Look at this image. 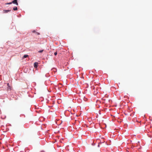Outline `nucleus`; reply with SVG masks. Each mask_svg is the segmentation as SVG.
Returning <instances> with one entry per match:
<instances>
[{
  "label": "nucleus",
  "mask_w": 152,
  "mask_h": 152,
  "mask_svg": "<svg viewBox=\"0 0 152 152\" xmlns=\"http://www.w3.org/2000/svg\"><path fill=\"white\" fill-rule=\"evenodd\" d=\"M12 3L16 4L17 5H18V3L17 2V0H14L12 2Z\"/></svg>",
  "instance_id": "f257e3e1"
},
{
  "label": "nucleus",
  "mask_w": 152,
  "mask_h": 152,
  "mask_svg": "<svg viewBox=\"0 0 152 152\" xmlns=\"http://www.w3.org/2000/svg\"><path fill=\"white\" fill-rule=\"evenodd\" d=\"M7 85L8 86V87H7L8 90H10V91L11 90V89L12 87H11L10 86V84L9 83H7Z\"/></svg>",
  "instance_id": "f03ea898"
},
{
  "label": "nucleus",
  "mask_w": 152,
  "mask_h": 152,
  "mask_svg": "<svg viewBox=\"0 0 152 152\" xmlns=\"http://www.w3.org/2000/svg\"><path fill=\"white\" fill-rule=\"evenodd\" d=\"M38 63L37 62H35L34 64V67L35 68H37L38 65Z\"/></svg>",
  "instance_id": "7ed1b4c3"
},
{
  "label": "nucleus",
  "mask_w": 152,
  "mask_h": 152,
  "mask_svg": "<svg viewBox=\"0 0 152 152\" xmlns=\"http://www.w3.org/2000/svg\"><path fill=\"white\" fill-rule=\"evenodd\" d=\"M32 32L34 33H35L36 34H37V35H39L40 34V33H39L37 32L35 30L33 31H32Z\"/></svg>",
  "instance_id": "20e7f679"
},
{
  "label": "nucleus",
  "mask_w": 152,
  "mask_h": 152,
  "mask_svg": "<svg viewBox=\"0 0 152 152\" xmlns=\"http://www.w3.org/2000/svg\"><path fill=\"white\" fill-rule=\"evenodd\" d=\"M10 10H4L3 11L4 13H7L8 12H10Z\"/></svg>",
  "instance_id": "39448f33"
},
{
  "label": "nucleus",
  "mask_w": 152,
  "mask_h": 152,
  "mask_svg": "<svg viewBox=\"0 0 152 152\" xmlns=\"http://www.w3.org/2000/svg\"><path fill=\"white\" fill-rule=\"evenodd\" d=\"M13 10H18V8L17 7H15L13 8Z\"/></svg>",
  "instance_id": "423d86ee"
},
{
  "label": "nucleus",
  "mask_w": 152,
  "mask_h": 152,
  "mask_svg": "<svg viewBox=\"0 0 152 152\" xmlns=\"http://www.w3.org/2000/svg\"><path fill=\"white\" fill-rule=\"evenodd\" d=\"M28 56V55H24L23 57V58H26Z\"/></svg>",
  "instance_id": "0eeeda50"
},
{
  "label": "nucleus",
  "mask_w": 152,
  "mask_h": 152,
  "mask_svg": "<svg viewBox=\"0 0 152 152\" xmlns=\"http://www.w3.org/2000/svg\"><path fill=\"white\" fill-rule=\"evenodd\" d=\"M12 4V2H10V3H6L5 4Z\"/></svg>",
  "instance_id": "6e6552de"
},
{
  "label": "nucleus",
  "mask_w": 152,
  "mask_h": 152,
  "mask_svg": "<svg viewBox=\"0 0 152 152\" xmlns=\"http://www.w3.org/2000/svg\"><path fill=\"white\" fill-rule=\"evenodd\" d=\"M43 50H39V51H38V52L39 53H42V52H43Z\"/></svg>",
  "instance_id": "1a4fd4ad"
},
{
  "label": "nucleus",
  "mask_w": 152,
  "mask_h": 152,
  "mask_svg": "<svg viewBox=\"0 0 152 152\" xmlns=\"http://www.w3.org/2000/svg\"><path fill=\"white\" fill-rule=\"evenodd\" d=\"M57 51L56 52L54 53V55H55V56L56 55H57Z\"/></svg>",
  "instance_id": "9d476101"
}]
</instances>
